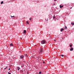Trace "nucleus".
<instances>
[{
    "label": "nucleus",
    "instance_id": "1",
    "mask_svg": "<svg viewBox=\"0 0 74 74\" xmlns=\"http://www.w3.org/2000/svg\"><path fill=\"white\" fill-rule=\"evenodd\" d=\"M46 43V41L45 40H43L41 41V43L42 44H45Z\"/></svg>",
    "mask_w": 74,
    "mask_h": 74
},
{
    "label": "nucleus",
    "instance_id": "2",
    "mask_svg": "<svg viewBox=\"0 0 74 74\" xmlns=\"http://www.w3.org/2000/svg\"><path fill=\"white\" fill-rule=\"evenodd\" d=\"M20 58H21V59H23V58H24V56L23 55H22L21 56H20Z\"/></svg>",
    "mask_w": 74,
    "mask_h": 74
},
{
    "label": "nucleus",
    "instance_id": "3",
    "mask_svg": "<svg viewBox=\"0 0 74 74\" xmlns=\"http://www.w3.org/2000/svg\"><path fill=\"white\" fill-rule=\"evenodd\" d=\"M49 18H52V15L51 14L49 15Z\"/></svg>",
    "mask_w": 74,
    "mask_h": 74
},
{
    "label": "nucleus",
    "instance_id": "4",
    "mask_svg": "<svg viewBox=\"0 0 74 74\" xmlns=\"http://www.w3.org/2000/svg\"><path fill=\"white\" fill-rule=\"evenodd\" d=\"M17 69L18 70V71H19V70L20 69V68H19V67H17Z\"/></svg>",
    "mask_w": 74,
    "mask_h": 74
},
{
    "label": "nucleus",
    "instance_id": "5",
    "mask_svg": "<svg viewBox=\"0 0 74 74\" xmlns=\"http://www.w3.org/2000/svg\"><path fill=\"white\" fill-rule=\"evenodd\" d=\"M42 52H43V51H42V49L41 48L40 49V53H41Z\"/></svg>",
    "mask_w": 74,
    "mask_h": 74
},
{
    "label": "nucleus",
    "instance_id": "6",
    "mask_svg": "<svg viewBox=\"0 0 74 74\" xmlns=\"http://www.w3.org/2000/svg\"><path fill=\"white\" fill-rule=\"evenodd\" d=\"M55 15H54V16L53 17V19H54V20H55V19H56V17H55Z\"/></svg>",
    "mask_w": 74,
    "mask_h": 74
},
{
    "label": "nucleus",
    "instance_id": "7",
    "mask_svg": "<svg viewBox=\"0 0 74 74\" xmlns=\"http://www.w3.org/2000/svg\"><path fill=\"white\" fill-rule=\"evenodd\" d=\"M73 48L71 47V49H70V51H73Z\"/></svg>",
    "mask_w": 74,
    "mask_h": 74
},
{
    "label": "nucleus",
    "instance_id": "8",
    "mask_svg": "<svg viewBox=\"0 0 74 74\" xmlns=\"http://www.w3.org/2000/svg\"><path fill=\"white\" fill-rule=\"evenodd\" d=\"M60 8H62V7H63V5H60Z\"/></svg>",
    "mask_w": 74,
    "mask_h": 74
},
{
    "label": "nucleus",
    "instance_id": "9",
    "mask_svg": "<svg viewBox=\"0 0 74 74\" xmlns=\"http://www.w3.org/2000/svg\"><path fill=\"white\" fill-rule=\"evenodd\" d=\"M23 33H26V30H24Z\"/></svg>",
    "mask_w": 74,
    "mask_h": 74
},
{
    "label": "nucleus",
    "instance_id": "10",
    "mask_svg": "<svg viewBox=\"0 0 74 74\" xmlns=\"http://www.w3.org/2000/svg\"><path fill=\"white\" fill-rule=\"evenodd\" d=\"M10 45L11 47V46H13V44H12V43H11V44H10Z\"/></svg>",
    "mask_w": 74,
    "mask_h": 74
},
{
    "label": "nucleus",
    "instance_id": "11",
    "mask_svg": "<svg viewBox=\"0 0 74 74\" xmlns=\"http://www.w3.org/2000/svg\"><path fill=\"white\" fill-rule=\"evenodd\" d=\"M21 67H24V65H23V64H22Z\"/></svg>",
    "mask_w": 74,
    "mask_h": 74
},
{
    "label": "nucleus",
    "instance_id": "12",
    "mask_svg": "<svg viewBox=\"0 0 74 74\" xmlns=\"http://www.w3.org/2000/svg\"><path fill=\"white\" fill-rule=\"evenodd\" d=\"M63 30H64V29L63 28L61 30V32H63Z\"/></svg>",
    "mask_w": 74,
    "mask_h": 74
},
{
    "label": "nucleus",
    "instance_id": "13",
    "mask_svg": "<svg viewBox=\"0 0 74 74\" xmlns=\"http://www.w3.org/2000/svg\"><path fill=\"white\" fill-rule=\"evenodd\" d=\"M71 24L72 25H73H73H74V23H73V22H72L71 23Z\"/></svg>",
    "mask_w": 74,
    "mask_h": 74
},
{
    "label": "nucleus",
    "instance_id": "14",
    "mask_svg": "<svg viewBox=\"0 0 74 74\" xmlns=\"http://www.w3.org/2000/svg\"><path fill=\"white\" fill-rule=\"evenodd\" d=\"M3 1H2L1 2V4H3Z\"/></svg>",
    "mask_w": 74,
    "mask_h": 74
},
{
    "label": "nucleus",
    "instance_id": "15",
    "mask_svg": "<svg viewBox=\"0 0 74 74\" xmlns=\"http://www.w3.org/2000/svg\"><path fill=\"white\" fill-rule=\"evenodd\" d=\"M32 18L31 17L29 18V21H31V20H32Z\"/></svg>",
    "mask_w": 74,
    "mask_h": 74
},
{
    "label": "nucleus",
    "instance_id": "16",
    "mask_svg": "<svg viewBox=\"0 0 74 74\" xmlns=\"http://www.w3.org/2000/svg\"><path fill=\"white\" fill-rule=\"evenodd\" d=\"M64 28H65V29H66V30H67V27H66V26H65V27H64Z\"/></svg>",
    "mask_w": 74,
    "mask_h": 74
},
{
    "label": "nucleus",
    "instance_id": "17",
    "mask_svg": "<svg viewBox=\"0 0 74 74\" xmlns=\"http://www.w3.org/2000/svg\"><path fill=\"white\" fill-rule=\"evenodd\" d=\"M60 56H62V57H63V56H64V55H60Z\"/></svg>",
    "mask_w": 74,
    "mask_h": 74
},
{
    "label": "nucleus",
    "instance_id": "18",
    "mask_svg": "<svg viewBox=\"0 0 74 74\" xmlns=\"http://www.w3.org/2000/svg\"><path fill=\"white\" fill-rule=\"evenodd\" d=\"M26 23H27V24H29V23L27 21Z\"/></svg>",
    "mask_w": 74,
    "mask_h": 74
},
{
    "label": "nucleus",
    "instance_id": "19",
    "mask_svg": "<svg viewBox=\"0 0 74 74\" xmlns=\"http://www.w3.org/2000/svg\"><path fill=\"white\" fill-rule=\"evenodd\" d=\"M39 74H41V72H40L39 73Z\"/></svg>",
    "mask_w": 74,
    "mask_h": 74
},
{
    "label": "nucleus",
    "instance_id": "20",
    "mask_svg": "<svg viewBox=\"0 0 74 74\" xmlns=\"http://www.w3.org/2000/svg\"><path fill=\"white\" fill-rule=\"evenodd\" d=\"M11 16L12 18V17L13 18H14V17L15 16Z\"/></svg>",
    "mask_w": 74,
    "mask_h": 74
},
{
    "label": "nucleus",
    "instance_id": "21",
    "mask_svg": "<svg viewBox=\"0 0 74 74\" xmlns=\"http://www.w3.org/2000/svg\"><path fill=\"white\" fill-rule=\"evenodd\" d=\"M70 47H72V45H70Z\"/></svg>",
    "mask_w": 74,
    "mask_h": 74
},
{
    "label": "nucleus",
    "instance_id": "22",
    "mask_svg": "<svg viewBox=\"0 0 74 74\" xmlns=\"http://www.w3.org/2000/svg\"><path fill=\"white\" fill-rule=\"evenodd\" d=\"M8 74H11V73H10V72H8Z\"/></svg>",
    "mask_w": 74,
    "mask_h": 74
},
{
    "label": "nucleus",
    "instance_id": "23",
    "mask_svg": "<svg viewBox=\"0 0 74 74\" xmlns=\"http://www.w3.org/2000/svg\"><path fill=\"white\" fill-rule=\"evenodd\" d=\"M14 60H15V59H16V58H14Z\"/></svg>",
    "mask_w": 74,
    "mask_h": 74
},
{
    "label": "nucleus",
    "instance_id": "24",
    "mask_svg": "<svg viewBox=\"0 0 74 74\" xmlns=\"http://www.w3.org/2000/svg\"><path fill=\"white\" fill-rule=\"evenodd\" d=\"M55 5V3H54V4H53L54 5Z\"/></svg>",
    "mask_w": 74,
    "mask_h": 74
},
{
    "label": "nucleus",
    "instance_id": "25",
    "mask_svg": "<svg viewBox=\"0 0 74 74\" xmlns=\"http://www.w3.org/2000/svg\"><path fill=\"white\" fill-rule=\"evenodd\" d=\"M10 70V68L9 69V70Z\"/></svg>",
    "mask_w": 74,
    "mask_h": 74
},
{
    "label": "nucleus",
    "instance_id": "26",
    "mask_svg": "<svg viewBox=\"0 0 74 74\" xmlns=\"http://www.w3.org/2000/svg\"><path fill=\"white\" fill-rule=\"evenodd\" d=\"M70 9H71V8H72V7H71V8H70Z\"/></svg>",
    "mask_w": 74,
    "mask_h": 74
},
{
    "label": "nucleus",
    "instance_id": "27",
    "mask_svg": "<svg viewBox=\"0 0 74 74\" xmlns=\"http://www.w3.org/2000/svg\"><path fill=\"white\" fill-rule=\"evenodd\" d=\"M54 41H56V40H54Z\"/></svg>",
    "mask_w": 74,
    "mask_h": 74
},
{
    "label": "nucleus",
    "instance_id": "28",
    "mask_svg": "<svg viewBox=\"0 0 74 74\" xmlns=\"http://www.w3.org/2000/svg\"><path fill=\"white\" fill-rule=\"evenodd\" d=\"M5 69H7V68H5Z\"/></svg>",
    "mask_w": 74,
    "mask_h": 74
},
{
    "label": "nucleus",
    "instance_id": "29",
    "mask_svg": "<svg viewBox=\"0 0 74 74\" xmlns=\"http://www.w3.org/2000/svg\"><path fill=\"white\" fill-rule=\"evenodd\" d=\"M43 63H45V62H44Z\"/></svg>",
    "mask_w": 74,
    "mask_h": 74
},
{
    "label": "nucleus",
    "instance_id": "30",
    "mask_svg": "<svg viewBox=\"0 0 74 74\" xmlns=\"http://www.w3.org/2000/svg\"><path fill=\"white\" fill-rule=\"evenodd\" d=\"M54 1H56V0H54Z\"/></svg>",
    "mask_w": 74,
    "mask_h": 74
},
{
    "label": "nucleus",
    "instance_id": "31",
    "mask_svg": "<svg viewBox=\"0 0 74 74\" xmlns=\"http://www.w3.org/2000/svg\"><path fill=\"white\" fill-rule=\"evenodd\" d=\"M7 68V67H6V68Z\"/></svg>",
    "mask_w": 74,
    "mask_h": 74
},
{
    "label": "nucleus",
    "instance_id": "32",
    "mask_svg": "<svg viewBox=\"0 0 74 74\" xmlns=\"http://www.w3.org/2000/svg\"><path fill=\"white\" fill-rule=\"evenodd\" d=\"M21 39H22V38H21Z\"/></svg>",
    "mask_w": 74,
    "mask_h": 74
}]
</instances>
